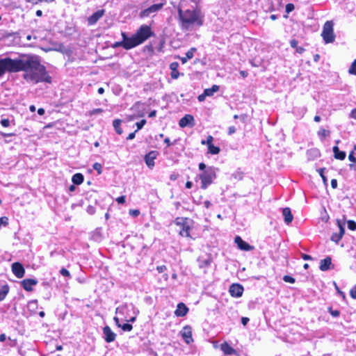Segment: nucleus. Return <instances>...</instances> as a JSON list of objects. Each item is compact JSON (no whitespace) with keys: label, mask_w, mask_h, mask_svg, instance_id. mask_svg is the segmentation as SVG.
I'll return each instance as SVG.
<instances>
[{"label":"nucleus","mask_w":356,"mask_h":356,"mask_svg":"<svg viewBox=\"0 0 356 356\" xmlns=\"http://www.w3.org/2000/svg\"><path fill=\"white\" fill-rule=\"evenodd\" d=\"M236 129L235 128V127L231 126L228 129V134L232 135V134H234L236 132Z\"/></svg>","instance_id":"52"},{"label":"nucleus","mask_w":356,"mask_h":356,"mask_svg":"<svg viewBox=\"0 0 356 356\" xmlns=\"http://www.w3.org/2000/svg\"><path fill=\"white\" fill-rule=\"evenodd\" d=\"M207 166L204 163H200L199 164V169L200 170L204 172V170H207Z\"/></svg>","instance_id":"54"},{"label":"nucleus","mask_w":356,"mask_h":356,"mask_svg":"<svg viewBox=\"0 0 356 356\" xmlns=\"http://www.w3.org/2000/svg\"><path fill=\"white\" fill-rule=\"evenodd\" d=\"M122 120L119 119H115L113 122V126L118 134H122V129L120 128V125L122 124Z\"/></svg>","instance_id":"29"},{"label":"nucleus","mask_w":356,"mask_h":356,"mask_svg":"<svg viewBox=\"0 0 356 356\" xmlns=\"http://www.w3.org/2000/svg\"><path fill=\"white\" fill-rule=\"evenodd\" d=\"M331 186L333 188H336L337 187V179H332L331 180Z\"/></svg>","instance_id":"58"},{"label":"nucleus","mask_w":356,"mask_h":356,"mask_svg":"<svg viewBox=\"0 0 356 356\" xmlns=\"http://www.w3.org/2000/svg\"><path fill=\"white\" fill-rule=\"evenodd\" d=\"M24 72V79L33 83L40 82L51 83V77L38 58L35 56H23L12 59L9 57L0 59V78L6 72Z\"/></svg>","instance_id":"1"},{"label":"nucleus","mask_w":356,"mask_h":356,"mask_svg":"<svg viewBox=\"0 0 356 356\" xmlns=\"http://www.w3.org/2000/svg\"><path fill=\"white\" fill-rule=\"evenodd\" d=\"M217 171L218 168L213 166H208L207 170L200 174L201 188L207 189L213 183V180L216 178Z\"/></svg>","instance_id":"3"},{"label":"nucleus","mask_w":356,"mask_h":356,"mask_svg":"<svg viewBox=\"0 0 356 356\" xmlns=\"http://www.w3.org/2000/svg\"><path fill=\"white\" fill-rule=\"evenodd\" d=\"M180 334L186 343L190 344L193 341L192 337V328L190 325H186L180 331Z\"/></svg>","instance_id":"10"},{"label":"nucleus","mask_w":356,"mask_h":356,"mask_svg":"<svg viewBox=\"0 0 356 356\" xmlns=\"http://www.w3.org/2000/svg\"><path fill=\"white\" fill-rule=\"evenodd\" d=\"M213 140V138L211 136H209L207 138V140H202V144H203V145L207 144V146L209 147L211 145H213L212 144Z\"/></svg>","instance_id":"39"},{"label":"nucleus","mask_w":356,"mask_h":356,"mask_svg":"<svg viewBox=\"0 0 356 356\" xmlns=\"http://www.w3.org/2000/svg\"><path fill=\"white\" fill-rule=\"evenodd\" d=\"M0 123L3 127H7L10 126V122L9 119H2L0 122Z\"/></svg>","instance_id":"45"},{"label":"nucleus","mask_w":356,"mask_h":356,"mask_svg":"<svg viewBox=\"0 0 356 356\" xmlns=\"http://www.w3.org/2000/svg\"><path fill=\"white\" fill-rule=\"evenodd\" d=\"M193 221L188 218H177L175 224L180 227L179 234L184 237L191 238L190 231L192 229Z\"/></svg>","instance_id":"4"},{"label":"nucleus","mask_w":356,"mask_h":356,"mask_svg":"<svg viewBox=\"0 0 356 356\" xmlns=\"http://www.w3.org/2000/svg\"><path fill=\"white\" fill-rule=\"evenodd\" d=\"M164 143L167 145V147H170L171 146L172 144L171 143L170 140V138H165L164 140Z\"/></svg>","instance_id":"64"},{"label":"nucleus","mask_w":356,"mask_h":356,"mask_svg":"<svg viewBox=\"0 0 356 356\" xmlns=\"http://www.w3.org/2000/svg\"><path fill=\"white\" fill-rule=\"evenodd\" d=\"M84 177L81 173H76L72 177V181L74 184L80 185L83 183Z\"/></svg>","instance_id":"26"},{"label":"nucleus","mask_w":356,"mask_h":356,"mask_svg":"<svg viewBox=\"0 0 356 356\" xmlns=\"http://www.w3.org/2000/svg\"><path fill=\"white\" fill-rule=\"evenodd\" d=\"M220 349L225 355H232L236 353V350L227 342H224L220 345Z\"/></svg>","instance_id":"22"},{"label":"nucleus","mask_w":356,"mask_h":356,"mask_svg":"<svg viewBox=\"0 0 356 356\" xmlns=\"http://www.w3.org/2000/svg\"><path fill=\"white\" fill-rule=\"evenodd\" d=\"M92 168L95 170H96L98 173V175H101L102 172V165L99 163H95L92 165Z\"/></svg>","instance_id":"34"},{"label":"nucleus","mask_w":356,"mask_h":356,"mask_svg":"<svg viewBox=\"0 0 356 356\" xmlns=\"http://www.w3.org/2000/svg\"><path fill=\"white\" fill-rule=\"evenodd\" d=\"M333 152L334 158L339 160H343L346 156V154L343 151H341L337 146L333 147Z\"/></svg>","instance_id":"24"},{"label":"nucleus","mask_w":356,"mask_h":356,"mask_svg":"<svg viewBox=\"0 0 356 356\" xmlns=\"http://www.w3.org/2000/svg\"><path fill=\"white\" fill-rule=\"evenodd\" d=\"M283 280L286 282H289V283H291V284L295 282V279L289 275H284L283 277Z\"/></svg>","instance_id":"42"},{"label":"nucleus","mask_w":356,"mask_h":356,"mask_svg":"<svg viewBox=\"0 0 356 356\" xmlns=\"http://www.w3.org/2000/svg\"><path fill=\"white\" fill-rule=\"evenodd\" d=\"M27 307L29 311L35 312L38 308V301L36 300L29 301L28 302Z\"/></svg>","instance_id":"31"},{"label":"nucleus","mask_w":356,"mask_h":356,"mask_svg":"<svg viewBox=\"0 0 356 356\" xmlns=\"http://www.w3.org/2000/svg\"><path fill=\"white\" fill-rule=\"evenodd\" d=\"M177 13L180 26L183 30H189L194 26H201L203 24V17L200 10H183L179 7Z\"/></svg>","instance_id":"2"},{"label":"nucleus","mask_w":356,"mask_h":356,"mask_svg":"<svg viewBox=\"0 0 356 356\" xmlns=\"http://www.w3.org/2000/svg\"><path fill=\"white\" fill-rule=\"evenodd\" d=\"M318 136H321L322 137H326L327 136H329L330 134V131H327L324 129H321L318 132Z\"/></svg>","instance_id":"43"},{"label":"nucleus","mask_w":356,"mask_h":356,"mask_svg":"<svg viewBox=\"0 0 356 356\" xmlns=\"http://www.w3.org/2000/svg\"><path fill=\"white\" fill-rule=\"evenodd\" d=\"M158 155L159 152L157 151L152 150L145 156V162L149 168H152L154 166V160Z\"/></svg>","instance_id":"13"},{"label":"nucleus","mask_w":356,"mask_h":356,"mask_svg":"<svg viewBox=\"0 0 356 356\" xmlns=\"http://www.w3.org/2000/svg\"><path fill=\"white\" fill-rule=\"evenodd\" d=\"M204 206L207 208V209H209L211 206V203L210 201L209 200H206L204 202Z\"/></svg>","instance_id":"62"},{"label":"nucleus","mask_w":356,"mask_h":356,"mask_svg":"<svg viewBox=\"0 0 356 356\" xmlns=\"http://www.w3.org/2000/svg\"><path fill=\"white\" fill-rule=\"evenodd\" d=\"M350 118L356 119V108H354L352 110V111L350 114Z\"/></svg>","instance_id":"60"},{"label":"nucleus","mask_w":356,"mask_h":356,"mask_svg":"<svg viewBox=\"0 0 356 356\" xmlns=\"http://www.w3.org/2000/svg\"><path fill=\"white\" fill-rule=\"evenodd\" d=\"M188 312V308L186 307V305L183 302H179L177 306L176 310L175 311V315L178 317H184L187 314Z\"/></svg>","instance_id":"18"},{"label":"nucleus","mask_w":356,"mask_h":356,"mask_svg":"<svg viewBox=\"0 0 356 356\" xmlns=\"http://www.w3.org/2000/svg\"><path fill=\"white\" fill-rule=\"evenodd\" d=\"M136 131L134 132H132L131 134H129V136H127V140H133L134 138H135V136H136Z\"/></svg>","instance_id":"59"},{"label":"nucleus","mask_w":356,"mask_h":356,"mask_svg":"<svg viewBox=\"0 0 356 356\" xmlns=\"http://www.w3.org/2000/svg\"><path fill=\"white\" fill-rule=\"evenodd\" d=\"M208 150L209 152L211 154H218L220 152V149L217 146L211 145L210 146L208 147Z\"/></svg>","instance_id":"32"},{"label":"nucleus","mask_w":356,"mask_h":356,"mask_svg":"<svg viewBox=\"0 0 356 356\" xmlns=\"http://www.w3.org/2000/svg\"><path fill=\"white\" fill-rule=\"evenodd\" d=\"M196 51V49L193 47L191 48L186 53V57H182L181 60L182 63H186L189 59H191L194 56V53Z\"/></svg>","instance_id":"27"},{"label":"nucleus","mask_w":356,"mask_h":356,"mask_svg":"<svg viewBox=\"0 0 356 356\" xmlns=\"http://www.w3.org/2000/svg\"><path fill=\"white\" fill-rule=\"evenodd\" d=\"M325 168H319L317 171L318 172L320 176L321 177L323 182L325 184L327 181V177L324 175V171Z\"/></svg>","instance_id":"38"},{"label":"nucleus","mask_w":356,"mask_h":356,"mask_svg":"<svg viewBox=\"0 0 356 356\" xmlns=\"http://www.w3.org/2000/svg\"><path fill=\"white\" fill-rule=\"evenodd\" d=\"M179 64L177 62H173L170 65V69L171 70V77L173 79H177L179 76V72L178 71Z\"/></svg>","instance_id":"23"},{"label":"nucleus","mask_w":356,"mask_h":356,"mask_svg":"<svg viewBox=\"0 0 356 356\" xmlns=\"http://www.w3.org/2000/svg\"><path fill=\"white\" fill-rule=\"evenodd\" d=\"M136 38L137 42L139 44L143 43L149 38L154 35V33L152 31L150 26L147 25H142L134 35Z\"/></svg>","instance_id":"6"},{"label":"nucleus","mask_w":356,"mask_h":356,"mask_svg":"<svg viewBox=\"0 0 356 356\" xmlns=\"http://www.w3.org/2000/svg\"><path fill=\"white\" fill-rule=\"evenodd\" d=\"M282 215L284 216V222L287 225L290 224L293 220V216L291 213V209L289 207L284 208L282 209Z\"/></svg>","instance_id":"21"},{"label":"nucleus","mask_w":356,"mask_h":356,"mask_svg":"<svg viewBox=\"0 0 356 356\" xmlns=\"http://www.w3.org/2000/svg\"><path fill=\"white\" fill-rule=\"evenodd\" d=\"M295 8V6L293 3H288L286 4V13H290L291 12H292Z\"/></svg>","instance_id":"44"},{"label":"nucleus","mask_w":356,"mask_h":356,"mask_svg":"<svg viewBox=\"0 0 356 356\" xmlns=\"http://www.w3.org/2000/svg\"><path fill=\"white\" fill-rule=\"evenodd\" d=\"M333 26L334 24L332 21H327L323 25L321 36L326 44L332 43L335 40Z\"/></svg>","instance_id":"5"},{"label":"nucleus","mask_w":356,"mask_h":356,"mask_svg":"<svg viewBox=\"0 0 356 356\" xmlns=\"http://www.w3.org/2000/svg\"><path fill=\"white\" fill-rule=\"evenodd\" d=\"M45 113V111L42 108H40L38 109V114L40 115H43Z\"/></svg>","instance_id":"63"},{"label":"nucleus","mask_w":356,"mask_h":356,"mask_svg":"<svg viewBox=\"0 0 356 356\" xmlns=\"http://www.w3.org/2000/svg\"><path fill=\"white\" fill-rule=\"evenodd\" d=\"M104 10H99L94 13L91 16H90L88 19V23L89 25L95 24L98 20L103 17L104 15Z\"/></svg>","instance_id":"17"},{"label":"nucleus","mask_w":356,"mask_h":356,"mask_svg":"<svg viewBox=\"0 0 356 356\" xmlns=\"http://www.w3.org/2000/svg\"><path fill=\"white\" fill-rule=\"evenodd\" d=\"M12 271L13 274L18 278L23 277L25 273L24 268L19 262H15L12 264Z\"/></svg>","instance_id":"15"},{"label":"nucleus","mask_w":356,"mask_h":356,"mask_svg":"<svg viewBox=\"0 0 356 356\" xmlns=\"http://www.w3.org/2000/svg\"><path fill=\"white\" fill-rule=\"evenodd\" d=\"M218 90H219V86L217 85H213L211 88H207L204 91L205 92L206 95H207L208 97H211V96L213 95V94L215 92L218 91Z\"/></svg>","instance_id":"30"},{"label":"nucleus","mask_w":356,"mask_h":356,"mask_svg":"<svg viewBox=\"0 0 356 356\" xmlns=\"http://www.w3.org/2000/svg\"><path fill=\"white\" fill-rule=\"evenodd\" d=\"M120 328H122V330L123 331L130 332V331L132 330L133 326H132V325H131V324H129L128 323H124V324L121 325Z\"/></svg>","instance_id":"33"},{"label":"nucleus","mask_w":356,"mask_h":356,"mask_svg":"<svg viewBox=\"0 0 356 356\" xmlns=\"http://www.w3.org/2000/svg\"><path fill=\"white\" fill-rule=\"evenodd\" d=\"M129 214L133 217H137L140 214V211L138 209L129 210Z\"/></svg>","instance_id":"46"},{"label":"nucleus","mask_w":356,"mask_h":356,"mask_svg":"<svg viewBox=\"0 0 356 356\" xmlns=\"http://www.w3.org/2000/svg\"><path fill=\"white\" fill-rule=\"evenodd\" d=\"M348 228L350 230H355L356 229V222L353 220H348Z\"/></svg>","instance_id":"37"},{"label":"nucleus","mask_w":356,"mask_h":356,"mask_svg":"<svg viewBox=\"0 0 356 356\" xmlns=\"http://www.w3.org/2000/svg\"><path fill=\"white\" fill-rule=\"evenodd\" d=\"M328 312L333 317H338L340 315V312L339 310L332 309V307L328 308Z\"/></svg>","instance_id":"36"},{"label":"nucleus","mask_w":356,"mask_h":356,"mask_svg":"<svg viewBox=\"0 0 356 356\" xmlns=\"http://www.w3.org/2000/svg\"><path fill=\"white\" fill-rule=\"evenodd\" d=\"M332 268V259L330 257L321 260L319 268L322 271H327Z\"/></svg>","instance_id":"20"},{"label":"nucleus","mask_w":356,"mask_h":356,"mask_svg":"<svg viewBox=\"0 0 356 356\" xmlns=\"http://www.w3.org/2000/svg\"><path fill=\"white\" fill-rule=\"evenodd\" d=\"M350 293L353 298L356 299V285L350 290Z\"/></svg>","instance_id":"50"},{"label":"nucleus","mask_w":356,"mask_h":356,"mask_svg":"<svg viewBox=\"0 0 356 356\" xmlns=\"http://www.w3.org/2000/svg\"><path fill=\"white\" fill-rule=\"evenodd\" d=\"M103 334H104V340L107 343H111V342L114 341L115 339V337H116V334L114 333L111 330V327L108 325H106L105 327H104Z\"/></svg>","instance_id":"14"},{"label":"nucleus","mask_w":356,"mask_h":356,"mask_svg":"<svg viewBox=\"0 0 356 356\" xmlns=\"http://www.w3.org/2000/svg\"><path fill=\"white\" fill-rule=\"evenodd\" d=\"M195 120L193 115L186 114L179 122V127L184 128L186 127H192L195 125Z\"/></svg>","instance_id":"12"},{"label":"nucleus","mask_w":356,"mask_h":356,"mask_svg":"<svg viewBox=\"0 0 356 356\" xmlns=\"http://www.w3.org/2000/svg\"><path fill=\"white\" fill-rule=\"evenodd\" d=\"M38 284V281L35 279H25L22 282V287L26 291H31L33 286Z\"/></svg>","instance_id":"19"},{"label":"nucleus","mask_w":356,"mask_h":356,"mask_svg":"<svg viewBox=\"0 0 356 356\" xmlns=\"http://www.w3.org/2000/svg\"><path fill=\"white\" fill-rule=\"evenodd\" d=\"M124 44V43H122V41H120V42H116L114 44L113 47H122L124 48V44Z\"/></svg>","instance_id":"61"},{"label":"nucleus","mask_w":356,"mask_h":356,"mask_svg":"<svg viewBox=\"0 0 356 356\" xmlns=\"http://www.w3.org/2000/svg\"><path fill=\"white\" fill-rule=\"evenodd\" d=\"M164 4H165L164 3H155V4L150 6L149 7L142 10L140 13V17L142 18L149 17L152 13H155L159 11L161 8H163Z\"/></svg>","instance_id":"8"},{"label":"nucleus","mask_w":356,"mask_h":356,"mask_svg":"<svg viewBox=\"0 0 356 356\" xmlns=\"http://www.w3.org/2000/svg\"><path fill=\"white\" fill-rule=\"evenodd\" d=\"M298 42L295 39L290 40V45L292 48L296 49L298 47Z\"/></svg>","instance_id":"49"},{"label":"nucleus","mask_w":356,"mask_h":356,"mask_svg":"<svg viewBox=\"0 0 356 356\" xmlns=\"http://www.w3.org/2000/svg\"><path fill=\"white\" fill-rule=\"evenodd\" d=\"M125 200H126V197L124 195H122L120 197H118L117 199H116V202L118 203V204H122L125 202Z\"/></svg>","instance_id":"47"},{"label":"nucleus","mask_w":356,"mask_h":356,"mask_svg":"<svg viewBox=\"0 0 356 356\" xmlns=\"http://www.w3.org/2000/svg\"><path fill=\"white\" fill-rule=\"evenodd\" d=\"M129 307L134 308V305L132 304H131L130 305H129L127 303L122 304L116 308L115 313L117 314L124 315L128 310Z\"/></svg>","instance_id":"25"},{"label":"nucleus","mask_w":356,"mask_h":356,"mask_svg":"<svg viewBox=\"0 0 356 356\" xmlns=\"http://www.w3.org/2000/svg\"><path fill=\"white\" fill-rule=\"evenodd\" d=\"M145 124H146L145 120H142L140 122H136V125L137 127V129L136 130V131H138V130L141 129Z\"/></svg>","instance_id":"40"},{"label":"nucleus","mask_w":356,"mask_h":356,"mask_svg":"<svg viewBox=\"0 0 356 356\" xmlns=\"http://www.w3.org/2000/svg\"><path fill=\"white\" fill-rule=\"evenodd\" d=\"M60 275H62L64 277H71L70 272L64 268L60 269Z\"/></svg>","instance_id":"41"},{"label":"nucleus","mask_w":356,"mask_h":356,"mask_svg":"<svg viewBox=\"0 0 356 356\" xmlns=\"http://www.w3.org/2000/svg\"><path fill=\"white\" fill-rule=\"evenodd\" d=\"M167 268L165 265L159 266L156 268V270L159 273H163L165 270H166Z\"/></svg>","instance_id":"48"},{"label":"nucleus","mask_w":356,"mask_h":356,"mask_svg":"<svg viewBox=\"0 0 356 356\" xmlns=\"http://www.w3.org/2000/svg\"><path fill=\"white\" fill-rule=\"evenodd\" d=\"M348 159L351 161V162H353V163H355L356 162V158L353 155V152H350L349 156H348Z\"/></svg>","instance_id":"55"},{"label":"nucleus","mask_w":356,"mask_h":356,"mask_svg":"<svg viewBox=\"0 0 356 356\" xmlns=\"http://www.w3.org/2000/svg\"><path fill=\"white\" fill-rule=\"evenodd\" d=\"M206 97H208L207 95H205V92L204 91V92L201 95H200L197 97L199 102H203L205 100V98Z\"/></svg>","instance_id":"53"},{"label":"nucleus","mask_w":356,"mask_h":356,"mask_svg":"<svg viewBox=\"0 0 356 356\" xmlns=\"http://www.w3.org/2000/svg\"><path fill=\"white\" fill-rule=\"evenodd\" d=\"M348 72L350 74L356 75V59L352 63L349 67Z\"/></svg>","instance_id":"35"},{"label":"nucleus","mask_w":356,"mask_h":356,"mask_svg":"<svg viewBox=\"0 0 356 356\" xmlns=\"http://www.w3.org/2000/svg\"><path fill=\"white\" fill-rule=\"evenodd\" d=\"M234 241L236 243L238 248L241 250L250 251L254 249L253 246L249 245L238 236L235 237Z\"/></svg>","instance_id":"16"},{"label":"nucleus","mask_w":356,"mask_h":356,"mask_svg":"<svg viewBox=\"0 0 356 356\" xmlns=\"http://www.w3.org/2000/svg\"><path fill=\"white\" fill-rule=\"evenodd\" d=\"M337 223L339 229V232L333 233L331 236L330 239L332 241L338 243L345 233V222L341 221L340 220H337Z\"/></svg>","instance_id":"9"},{"label":"nucleus","mask_w":356,"mask_h":356,"mask_svg":"<svg viewBox=\"0 0 356 356\" xmlns=\"http://www.w3.org/2000/svg\"><path fill=\"white\" fill-rule=\"evenodd\" d=\"M122 43H124V49L128 50L131 49L138 45H139L138 42L133 35L131 37H128L127 34L124 32L122 33Z\"/></svg>","instance_id":"7"},{"label":"nucleus","mask_w":356,"mask_h":356,"mask_svg":"<svg viewBox=\"0 0 356 356\" xmlns=\"http://www.w3.org/2000/svg\"><path fill=\"white\" fill-rule=\"evenodd\" d=\"M8 284L0 286V302L3 300L9 292Z\"/></svg>","instance_id":"28"},{"label":"nucleus","mask_w":356,"mask_h":356,"mask_svg":"<svg viewBox=\"0 0 356 356\" xmlns=\"http://www.w3.org/2000/svg\"><path fill=\"white\" fill-rule=\"evenodd\" d=\"M301 257L302 258V259H304L305 261H308V260H312V257L310 255L307 254H304V253H302L301 254Z\"/></svg>","instance_id":"51"},{"label":"nucleus","mask_w":356,"mask_h":356,"mask_svg":"<svg viewBox=\"0 0 356 356\" xmlns=\"http://www.w3.org/2000/svg\"><path fill=\"white\" fill-rule=\"evenodd\" d=\"M229 292L232 297L239 298L243 295V287L240 284H232L229 286Z\"/></svg>","instance_id":"11"},{"label":"nucleus","mask_w":356,"mask_h":356,"mask_svg":"<svg viewBox=\"0 0 356 356\" xmlns=\"http://www.w3.org/2000/svg\"><path fill=\"white\" fill-rule=\"evenodd\" d=\"M296 51L300 54H302L305 51V49L302 47H297L296 48Z\"/></svg>","instance_id":"57"},{"label":"nucleus","mask_w":356,"mask_h":356,"mask_svg":"<svg viewBox=\"0 0 356 356\" xmlns=\"http://www.w3.org/2000/svg\"><path fill=\"white\" fill-rule=\"evenodd\" d=\"M249 321H250V319L248 317H242L241 318V323L243 325H246L248 324V323L249 322Z\"/></svg>","instance_id":"56"}]
</instances>
